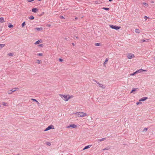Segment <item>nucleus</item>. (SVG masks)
<instances>
[{
	"instance_id": "nucleus-1",
	"label": "nucleus",
	"mask_w": 155,
	"mask_h": 155,
	"mask_svg": "<svg viewBox=\"0 0 155 155\" xmlns=\"http://www.w3.org/2000/svg\"><path fill=\"white\" fill-rule=\"evenodd\" d=\"M60 95L63 100L66 101H68L70 98V97L69 95H64L60 94Z\"/></svg>"
},
{
	"instance_id": "nucleus-2",
	"label": "nucleus",
	"mask_w": 155,
	"mask_h": 155,
	"mask_svg": "<svg viewBox=\"0 0 155 155\" xmlns=\"http://www.w3.org/2000/svg\"><path fill=\"white\" fill-rule=\"evenodd\" d=\"M76 114L79 117H83L87 116L86 113L83 112H77Z\"/></svg>"
},
{
	"instance_id": "nucleus-3",
	"label": "nucleus",
	"mask_w": 155,
	"mask_h": 155,
	"mask_svg": "<svg viewBox=\"0 0 155 155\" xmlns=\"http://www.w3.org/2000/svg\"><path fill=\"white\" fill-rule=\"evenodd\" d=\"M110 28H111L112 29H114L116 30H117L118 29H119L120 28V27H118L116 25H110Z\"/></svg>"
},
{
	"instance_id": "nucleus-4",
	"label": "nucleus",
	"mask_w": 155,
	"mask_h": 155,
	"mask_svg": "<svg viewBox=\"0 0 155 155\" xmlns=\"http://www.w3.org/2000/svg\"><path fill=\"white\" fill-rule=\"evenodd\" d=\"M135 57L134 55L131 53H128L127 55V58L129 59H131L134 58Z\"/></svg>"
},
{
	"instance_id": "nucleus-5",
	"label": "nucleus",
	"mask_w": 155,
	"mask_h": 155,
	"mask_svg": "<svg viewBox=\"0 0 155 155\" xmlns=\"http://www.w3.org/2000/svg\"><path fill=\"white\" fill-rule=\"evenodd\" d=\"M52 129H54V127L52 125H50L48 126L47 128H46V129L44 130V131H47Z\"/></svg>"
},
{
	"instance_id": "nucleus-6",
	"label": "nucleus",
	"mask_w": 155,
	"mask_h": 155,
	"mask_svg": "<svg viewBox=\"0 0 155 155\" xmlns=\"http://www.w3.org/2000/svg\"><path fill=\"white\" fill-rule=\"evenodd\" d=\"M97 83L98 84L100 87L102 88L103 89H105V86L102 84H100L98 82H97Z\"/></svg>"
},
{
	"instance_id": "nucleus-7",
	"label": "nucleus",
	"mask_w": 155,
	"mask_h": 155,
	"mask_svg": "<svg viewBox=\"0 0 155 155\" xmlns=\"http://www.w3.org/2000/svg\"><path fill=\"white\" fill-rule=\"evenodd\" d=\"M38 9L36 8H34L32 9V11L35 13H36L37 12H38Z\"/></svg>"
},
{
	"instance_id": "nucleus-8",
	"label": "nucleus",
	"mask_w": 155,
	"mask_h": 155,
	"mask_svg": "<svg viewBox=\"0 0 155 155\" xmlns=\"http://www.w3.org/2000/svg\"><path fill=\"white\" fill-rule=\"evenodd\" d=\"M147 99H148V98L147 97H144L140 99L139 101H145Z\"/></svg>"
},
{
	"instance_id": "nucleus-9",
	"label": "nucleus",
	"mask_w": 155,
	"mask_h": 155,
	"mask_svg": "<svg viewBox=\"0 0 155 155\" xmlns=\"http://www.w3.org/2000/svg\"><path fill=\"white\" fill-rule=\"evenodd\" d=\"M77 126L75 124H71L69 126H68L67 128H69V127H71L73 128H75Z\"/></svg>"
},
{
	"instance_id": "nucleus-10",
	"label": "nucleus",
	"mask_w": 155,
	"mask_h": 155,
	"mask_svg": "<svg viewBox=\"0 0 155 155\" xmlns=\"http://www.w3.org/2000/svg\"><path fill=\"white\" fill-rule=\"evenodd\" d=\"M5 22V21H4V19L3 17H0V23H3Z\"/></svg>"
},
{
	"instance_id": "nucleus-11",
	"label": "nucleus",
	"mask_w": 155,
	"mask_h": 155,
	"mask_svg": "<svg viewBox=\"0 0 155 155\" xmlns=\"http://www.w3.org/2000/svg\"><path fill=\"white\" fill-rule=\"evenodd\" d=\"M106 139V138H104L100 139H98L97 140V142L98 143H99L101 141L105 140Z\"/></svg>"
},
{
	"instance_id": "nucleus-12",
	"label": "nucleus",
	"mask_w": 155,
	"mask_h": 155,
	"mask_svg": "<svg viewBox=\"0 0 155 155\" xmlns=\"http://www.w3.org/2000/svg\"><path fill=\"white\" fill-rule=\"evenodd\" d=\"M43 28H35V29L38 31H41L42 30Z\"/></svg>"
},
{
	"instance_id": "nucleus-13",
	"label": "nucleus",
	"mask_w": 155,
	"mask_h": 155,
	"mask_svg": "<svg viewBox=\"0 0 155 155\" xmlns=\"http://www.w3.org/2000/svg\"><path fill=\"white\" fill-rule=\"evenodd\" d=\"M138 89V88H133L132 89V90L131 91V92H130V93H133L134 94H135V93H134V92L136 91Z\"/></svg>"
},
{
	"instance_id": "nucleus-14",
	"label": "nucleus",
	"mask_w": 155,
	"mask_h": 155,
	"mask_svg": "<svg viewBox=\"0 0 155 155\" xmlns=\"http://www.w3.org/2000/svg\"><path fill=\"white\" fill-rule=\"evenodd\" d=\"M91 145H88V146H85L83 148V150H85V149H87L90 148L91 147Z\"/></svg>"
},
{
	"instance_id": "nucleus-15",
	"label": "nucleus",
	"mask_w": 155,
	"mask_h": 155,
	"mask_svg": "<svg viewBox=\"0 0 155 155\" xmlns=\"http://www.w3.org/2000/svg\"><path fill=\"white\" fill-rule=\"evenodd\" d=\"M137 71V73H140L142 71H146L145 70H143L142 69H140Z\"/></svg>"
},
{
	"instance_id": "nucleus-16",
	"label": "nucleus",
	"mask_w": 155,
	"mask_h": 155,
	"mask_svg": "<svg viewBox=\"0 0 155 155\" xmlns=\"http://www.w3.org/2000/svg\"><path fill=\"white\" fill-rule=\"evenodd\" d=\"M41 40H38V41H37L35 42V44H36V45H37V44H39L40 43H41Z\"/></svg>"
},
{
	"instance_id": "nucleus-17",
	"label": "nucleus",
	"mask_w": 155,
	"mask_h": 155,
	"mask_svg": "<svg viewBox=\"0 0 155 155\" xmlns=\"http://www.w3.org/2000/svg\"><path fill=\"white\" fill-rule=\"evenodd\" d=\"M135 31L136 33H140V30L138 29H136L135 30Z\"/></svg>"
},
{
	"instance_id": "nucleus-18",
	"label": "nucleus",
	"mask_w": 155,
	"mask_h": 155,
	"mask_svg": "<svg viewBox=\"0 0 155 155\" xmlns=\"http://www.w3.org/2000/svg\"><path fill=\"white\" fill-rule=\"evenodd\" d=\"M31 100H32V101H35L36 103H37V104H39V103L38 102L36 99H35L32 98V99H31Z\"/></svg>"
},
{
	"instance_id": "nucleus-19",
	"label": "nucleus",
	"mask_w": 155,
	"mask_h": 155,
	"mask_svg": "<svg viewBox=\"0 0 155 155\" xmlns=\"http://www.w3.org/2000/svg\"><path fill=\"white\" fill-rule=\"evenodd\" d=\"M16 89H18V88H13L11 90H12V92H14L16 91Z\"/></svg>"
},
{
	"instance_id": "nucleus-20",
	"label": "nucleus",
	"mask_w": 155,
	"mask_h": 155,
	"mask_svg": "<svg viewBox=\"0 0 155 155\" xmlns=\"http://www.w3.org/2000/svg\"><path fill=\"white\" fill-rule=\"evenodd\" d=\"M5 44H0V49H1L2 47H4L5 46Z\"/></svg>"
},
{
	"instance_id": "nucleus-21",
	"label": "nucleus",
	"mask_w": 155,
	"mask_h": 155,
	"mask_svg": "<svg viewBox=\"0 0 155 155\" xmlns=\"http://www.w3.org/2000/svg\"><path fill=\"white\" fill-rule=\"evenodd\" d=\"M28 18L31 20H33L34 19V17L33 16H31L28 17Z\"/></svg>"
},
{
	"instance_id": "nucleus-22",
	"label": "nucleus",
	"mask_w": 155,
	"mask_h": 155,
	"mask_svg": "<svg viewBox=\"0 0 155 155\" xmlns=\"http://www.w3.org/2000/svg\"><path fill=\"white\" fill-rule=\"evenodd\" d=\"M108 59L107 58L106 59V60H105V62H104V64H103V65H104V66H105V64L108 61Z\"/></svg>"
},
{
	"instance_id": "nucleus-23",
	"label": "nucleus",
	"mask_w": 155,
	"mask_h": 155,
	"mask_svg": "<svg viewBox=\"0 0 155 155\" xmlns=\"http://www.w3.org/2000/svg\"><path fill=\"white\" fill-rule=\"evenodd\" d=\"M12 90H10L8 91V93L9 94H12Z\"/></svg>"
},
{
	"instance_id": "nucleus-24",
	"label": "nucleus",
	"mask_w": 155,
	"mask_h": 155,
	"mask_svg": "<svg viewBox=\"0 0 155 155\" xmlns=\"http://www.w3.org/2000/svg\"><path fill=\"white\" fill-rule=\"evenodd\" d=\"M25 22H24L21 25V26L22 28L24 27L25 25Z\"/></svg>"
},
{
	"instance_id": "nucleus-25",
	"label": "nucleus",
	"mask_w": 155,
	"mask_h": 155,
	"mask_svg": "<svg viewBox=\"0 0 155 155\" xmlns=\"http://www.w3.org/2000/svg\"><path fill=\"white\" fill-rule=\"evenodd\" d=\"M8 55L9 56H12L14 55V54H13V53H9L8 54Z\"/></svg>"
},
{
	"instance_id": "nucleus-26",
	"label": "nucleus",
	"mask_w": 155,
	"mask_h": 155,
	"mask_svg": "<svg viewBox=\"0 0 155 155\" xmlns=\"http://www.w3.org/2000/svg\"><path fill=\"white\" fill-rule=\"evenodd\" d=\"M103 9H104V10H107H107H109V8H105V7H104L103 8Z\"/></svg>"
},
{
	"instance_id": "nucleus-27",
	"label": "nucleus",
	"mask_w": 155,
	"mask_h": 155,
	"mask_svg": "<svg viewBox=\"0 0 155 155\" xmlns=\"http://www.w3.org/2000/svg\"><path fill=\"white\" fill-rule=\"evenodd\" d=\"M110 148L109 147H107L105 148H104V149H103V150H108Z\"/></svg>"
},
{
	"instance_id": "nucleus-28",
	"label": "nucleus",
	"mask_w": 155,
	"mask_h": 155,
	"mask_svg": "<svg viewBox=\"0 0 155 155\" xmlns=\"http://www.w3.org/2000/svg\"><path fill=\"white\" fill-rule=\"evenodd\" d=\"M95 45L96 46H99L100 45V43H96Z\"/></svg>"
},
{
	"instance_id": "nucleus-29",
	"label": "nucleus",
	"mask_w": 155,
	"mask_h": 155,
	"mask_svg": "<svg viewBox=\"0 0 155 155\" xmlns=\"http://www.w3.org/2000/svg\"><path fill=\"white\" fill-rule=\"evenodd\" d=\"M8 27L9 28H13V25H8Z\"/></svg>"
},
{
	"instance_id": "nucleus-30",
	"label": "nucleus",
	"mask_w": 155,
	"mask_h": 155,
	"mask_svg": "<svg viewBox=\"0 0 155 155\" xmlns=\"http://www.w3.org/2000/svg\"><path fill=\"white\" fill-rule=\"evenodd\" d=\"M149 40L148 39H146V40H143L142 41L143 42H147V41H149Z\"/></svg>"
},
{
	"instance_id": "nucleus-31",
	"label": "nucleus",
	"mask_w": 155,
	"mask_h": 155,
	"mask_svg": "<svg viewBox=\"0 0 155 155\" xmlns=\"http://www.w3.org/2000/svg\"><path fill=\"white\" fill-rule=\"evenodd\" d=\"M137 73V71H136V72H134L132 74H131V75H134L136 73Z\"/></svg>"
},
{
	"instance_id": "nucleus-32",
	"label": "nucleus",
	"mask_w": 155,
	"mask_h": 155,
	"mask_svg": "<svg viewBox=\"0 0 155 155\" xmlns=\"http://www.w3.org/2000/svg\"><path fill=\"white\" fill-rule=\"evenodd\" d=\"M46 144L48 146H50L51 145V143L49 142H47Z\"/></svg>"
},
{
	"instance_id": "nucleus-33",
	"label": "nucleus",
	"mask_w": 155,
	"mask_h": 155,
	"mask_svg": "<svg viewBox=\"0 0 155 155\" xmlns=\"http://www.w3.org/2000/svg\"><path fill=\"white\" fill-rule=\"evenodd\" d=\"M143 5H146V6H148V4L147 3H146V2H143Z\"/></svg>"
},
{
	"instance_id": "nucleus-34",
	"label": "nucleus",
	"mask_w": 155,
	"mask_h": 155,
	"mask_svg": "<svg viewBox=\"0 0 155 155\" xmlns=\"http://www.w3.org/2000/svg\"><path fill=\"white\" fill-rule=\"evenodd\" d=\"M37 55L39 56H41L43 55L42 53H38L37 54Z\"/></svg>"
},
{
	"instance_id": "nucleus-35",
	"label": "nucleus",
	"mask_w": 155,
	"mask_h": 155,
	"mask_svg": "<svg viewBox=\"0 0 155 155\" xmlns=\"http://www.w3.org/2000/svg\"><path fill=\"white\" fill-rule=\"evenodd\" d=\"M59 61L60 62H62L63 61V60L61 58H59Z\"/></svg>"
},
{
	"instance_id": "nucleus-36",
	"label": "nucleus",
	"mask_w": 155,
	"mask_h": 155,
	"mask_svg": "<svg viewBox=\"0 0 155 155\" xmlns=\"http://www.w3.org/2000/svg\"><path fill=\"white\" fill-rule=\"evenodd\" d=\"M147 128H145L144 129L143 131H147Z\"/></svg>"
},
{
	"instance_id": "nucleus-37",
	"label": "nucleus",
	"mask_w": 155,
	"mask_h": 155,
	"mask_svg": "<svg viewBox=\"0 0 155 155\" xmlns=\"http://www.w3.org/2000/svg\"><path fill=\"white\" fill-rule=\"evenodd\" d=\"M2 104L4 106H6V104L4 102H2Z\"/></svg>"
},
{
	"instance_id": "nucleus-38",
	"label": "nucleus",
	"mask_w": 155,
	"mask_h": 155,
	"mask_svg": "<svg viewBox=\"0 0 155 155\" xmlns=\"http://www.w3.org/2000/svg\"><path fill=\"white\" fill-rule=\"evenodd\" d=\"M28 2H32L34 1L35 0H27Z\"/></svg>"
},
{
	"instance_id": "nucleus-39",
	"label": "nucleus",
	"mask_w": 155,
	"mask_h": 155,
	"mask_svg": "<svg viewBox=\"0 0 155 155\" xmlns=\"http://www.w3.org/2000/svg\"><path fill=\"white\" fill-rule=\"evenodd\" d=\"M41 61H40V60H37V63L38 64H40V62Z\"/></svg>"
},
{
	"instance_id": "nucleus-40",
	"label": "nucleus",
	"mask_w": 155,
	"mask_h": 155,
	"mask_svg": "<svg viewBox=\"0 0 155 155\" xmlns=\"http://www.w3.org/2000/svg\"><path fill=\"white\" fill-rule=\"evenodd\" d=\"M149 18L148 17H147V16H145V17H144V18L146 20H147V19L148 18Z\"/></svg>"
},
{
	"instance_id": "nucleus-41",
	"label": "nucleus",
	"mask_w": 155,
	"mask_h": 155,
	"mask_svg": "<svg viewBox=\"0 0 155 155\" xmlns=\"http://www.w3.org/2000/svg\"><path fill=\"white\" fill-rule=\"evenodd\" d=\"M43 46V44H41L39 45V46L42 47Z\"/></svg>"
},
{
	"instance_id": "nucleus-42",
	"label": "nucleus",
	"mask_w": 155,
	"mask_h": 155,
	"mask_svg": "<svg viewBox=\"0 0 155 155\" xmlns=\"http://www.w3.org/2000/svg\"><path fill=\"white\" fill-rule=\"evenodd\" d=\"M141 102H137V103H136V104L137 105H138L139 104H141Z\"/></svg>"
},
{
	"instance_id": "nucleus-43",
	"label": "nucleus",
	"mask_w": 155,
	"mask_h": 155,
	"mask_svg": "<svg viewBox=\"0 0 155 155\" xmlns=\"http://www.w3.org/2000/svg\"><path fill=\"white\" fill-rule=\"evenodd\" d=\"M93 80V81H94V82H96V83H97V81H96L95 80V79H94Z\"/></svg>"
},
{
	"instance_id": "nucleus-44",
	"label": "nucleus",
	"mask_w": 155,
	"mask_h": 155,
	"mask_svg": "<svg viewBox=\"0 0 155 155\" xmlns=\"http://www.w3.org/2000/svg\"><path fill=\"white\" fill-rule=\"evenodd\" d=\"M75 37L77 38H79L78 37V36H76Z\"/></svg>"
},
{
	"instance_id": "nucleus-45",
	"label": "nucleus",
	"mask_w": 155,
	"mask_h": 155,
	"mask_svg": "<svg viewBox=\"0 0 155 155\" xmlns=\"http://www.w3.org/2000/svg\"><path fill=\"white\" fill-rule=\"evenodd\" d=\"M113 0H109V1L110 2H111Z\"/></svg>"
},
{
	"instance_id": "nucleus-46",
	"label": "nucleus",
	"mask_w": 155,
	"mask_h": 155,
	"mask_svg": "<svg viewBox=\"0 0 155 155\" xmlns=\"http://www.w3.org/2000/svg\"><path fill=\"white\" fill-rule=\"evenodd\" d=\"M48 26H49V27H50V26H51V25H48Z\"/></svg>"
},
{
	"instance_id": "nucleus-47",
	"label": "nucleus",
	"mask_w": 155,
	"mask_h": 155,
	"mask_svg": "<svg viewBox=\"0 0 155 155\" xmlns=\"http://www.w3.org/2000/svg\"><path fill=\"white\" fill-rule=\"evenodd\" d=\"M78 19V18L77 17H76V18H75V19H76H76Z\"/></svg>"
},
{
	"instance_id": "nucleus-48",
	"label": "nucleus",
	"mask_w": 155,
	"mask_h": 155,
	"mask_svg": "<svg viewBox=\"0 0 155 155\" xmlns=\"http://www.w3.org/2000/svg\"><path fill=\"white\" fill-rule=\"evenodd\" d=\"M72 44L73 46H74V43H72Z\"/></svg>"
},
{
	"instance_id": "nucleus-49",
	"label": "nucleus",
	"mask_w": 155,
	"mask_h": 155,
	"mask_svg": "<svg viewBox=\"0 0 155 155\" xmlns=\"http://www.w3.org/2000/svg\"><path fill=\"white\" fill-rule=\"evenodd\" d=\"M2 30V29H1V28H0V31H1Z\"/></svg>"
},
{
	"instance_id": "nucleus-50",
	"label": "nucleus",
	"mask_w": 155,
	"mask_h": 155,
	"mask_svg": "<svg viewBox=\"0 0 155 155\" xmlns=\"http://www.w3.org/2000/svg\"><path fill=\"white\" fill-rule=\"evenodd\" d=\"M61 18H64V17L63 16H62L61 17Z\"/></svg>"
},
{
	"instance_id": "nucleus-51",
	"label": "nucleus",
	"mask_w": 155,
	"mask_h": 155,
	"mask_svg": "<svg viewBox=\"0 0 155 155\" xmlns=\"http://www.w3.org/2000/svg\"><path fill=\"white\" fill-rule=\"evenodd\" d=\"M38 0V1H41V0Z\"/></svg>"
},
{
	"instance_id": "nucleus-52",
	"label": "nucleus",
	"mask_w": 155,
	"mask_h": 155,
	"mask_svg": "<svg viewBox=\"0 0 155 155\" xmlns=\"http://www.w3.org/2000/svg\"><path fill=\"white\" fill-rule=\"evenodd\" d=\"M154 59H155V58Z\"/></svg>"
},
{
	"instance_id": "nucleus-53",
	"label": "nucleus",
	"mask_w": 155,
	"mask_h": 155,
	"mask_svg": "<svg viewBox=\"0 0 155 155\" xmlns=\"http://www.w3.org/2000/svg\"><path fill=\"white\" fill-rule=\"evenodd\" d=\"M1 107V105H0V107Z\"/></svg>"
}]
</instances>
